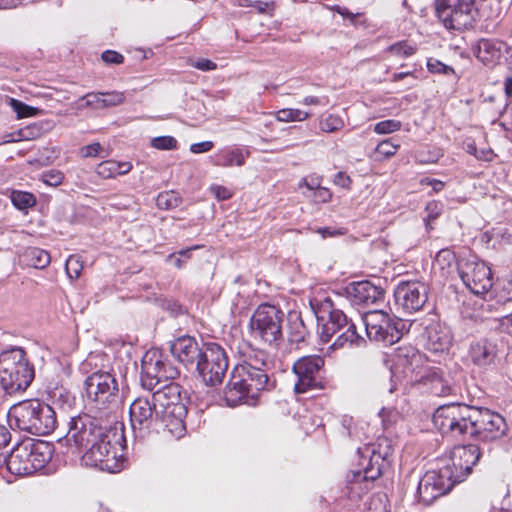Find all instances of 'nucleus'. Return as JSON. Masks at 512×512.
<instances>
[{
    "label": "nucleus",
    "mask_w": 512,
    "mask_h": 512,
    "mask_svg": "<svg viewBox=\"0 0 512 512\" xmlns=\"http://www.w3.org/2000/svg\"><path fill=\"white\" fill-rule=\"evenodd\" d=\"M69 445L85 450L82 461L86 466L115 473L122 463L117 458V446H122V428L102 426L100 420L88 415L72 417L65 435Z\"/></svg>",
    "instance_id": "obj_1"
},
{
    "label": "nucleus",
    "mask_w": 512,
    "mask_h": 512,
    "mask_svg": "<svg viewBox=\"0 0 512 512\" xmlns=\"http://www.w3.org/2000/svg\"><path fill=\"white\" fill-rule=\"evenodd\" d=\"M240 354L242 361L232 370L224 390V399L230 407L240 404L254 406L260 392L274 386L268 375L269 363L264 351L245 343Z\"/></svg>",
    "instance_id": "obj_2"
},
{
    "label": "nucleus",
    "mask_w": 512,
    "mask_h": 512,
    "mask_svg": "<svg viewBox=\"0 0 512 512\" xmlns=\"http://www.w3.org/2000/svg\"><path fill=\"white\" fill-rule=\"evenodd\" d=\"M310 306L318 322V334L321 342L328 343L336 334L331 349H339L345 346H360L365 343L356 329V325L349 320L344 312L336 309L329 297H314L310 300Z\"/></svg>",
    "instance_id": "obj_3"
},
{
    "label": "nucleus",
    "mask_w": 512,
    "mask_h": 512,
    "mask_svg": "<svg viewBox=\"0 0 512 512\" xmlns=\"http://www.w3.org/2000/svg\"><path fill=\"white\" fill-rule=\"evenodd\" d=\"M7 419L12 429L38 436L50 434L57 424L54 409L37 399L24 400L12 405L7 412Z\"/></svg>",
    "instance_id": "obj_4"
},
{
    "label": "nucleus",
    "mask_w": 512,
    "mask_h": 512,
    "mask_svg": "<svg viewBox=\"0 0 512 512\" xmlns=\"http://www.w3.org/2000/svg\"><path fill=\"white\" fill-rule=\"evenodd\" d=\"M392 452L391 442L387 438H378L376 443L359 448L357 468L347 475L350 489L354 490L355 486L361 483H364L363 489H369V484L390 467L389 457Z\"/></svg>",
    "instance_id": "obj_5"
},
{
    "label": "nucleus",
    "mask_w": 512,
    "mask_h": 512,
    "mask_svg": "<svg viewBox=\"0 0 512 512\" xmlns=\"http://www.w3.org/2000/svg\"><path fill=\"white\" fill-rule=\"evenodd\" d=\"M35 376L34 367L21 347L0 354V386L8 394L25 391Z\"/></svg>",
    "instance_id": "obj_6"
},
{
    "label": "nucleus",
    "mask_w": 512,
    "mask_h": 512,
    "mask_svg": "<svg viewBox=\"0 0 512 512\" xmlns=\"http://www.w3.org/2000/svg\"><path fill=\"white\" fill-rule=\"evenodd\" d=\"M53 447L47 442L22 443L14 447L5 460L6 469L16 476L31 475L49 463Z\"/></svg>",
    "instance_id": "obj_7"
},
{
    "label": "nucleus",
    "mask_w": 512,
    "mask_h": 512,
    "mask_svg": "<svg viewBox=\"0 0 512 512\" xmlns=\"http://www.w3.org/2000/svg\"><path fill=\"white\" fill-rule=\"evenodd\" d=\"M477 407L450 403L439 406L433 414L434 426L445 435L451 437L473 435Z\"/></svg>",
    "instance_id": "obj_8"
},
{
    "label": "nucleus",
    "mask_w": 512,
    "mask_h": 512,
    "mask_svg": "<svg viewBox=\"0 0 512 512\" xmlns=\"http://www.w3.org/2000/svg\"><path fill=\"white\" fill-rule=\"evenodd\" d=\"M284 317V312L274 305H259L250 319L252 336L269 346H278L283 339Z\"/></svg>",
    "instance_id": "obj_9"
},
{
    "label": "nucleus",
    "mask_w": 512,
    "mask_h": 512,
    "mask_svg": "<svg viewBox=\"0 0 512 512\" xmlns=\"http://www.w3.org/2000/svg\"><path fill=\"white\" fill-rule=\"evenodd\" d=\"M367 337L385 345H393L403 336V320L385 310H370L362 317Z\"/></svg>",
    "instance_id": "obj_10"
},
{
    "label": "nucleus",
    "mask_w": 512,
    "mask_h": 512,
    "mask_svg": "<svg viewBox=\"0 0 512 512\" xmlns=\"http://www.w3.org/2000/svg\"><path fill=\"white\" fill-rule=\"evenodd\" d=\"M435 13L446 29L463 31L473 27L478 10L475 0H435Z\"/></svg>",
    "instance_id": "obj_11"
},
{
    "label": "nucleus",
    "mask_w": 512,
    "mask_h": 512,
    "mask_svg": "<svg viewBox=\"0 0 512 512\" xmlns=\"http://www.w3.org/2000/svg\"><path fill=\"white\" fill-rule=\"evenodd\" d=\"M208 386L222 383L228 369V357L217 343L204 345V353L193 368Z\"/></svg>",
    "instance_id": "obj_12"
},
{
    "label": "nucleus",
    "mask_w": 512,
    "mask_h": 512,
    "mask_svg": "<svg viewBox=\"0 0 512 512\" xmlns=\"http://www.w3.org/2000/svg\"><path fill=\"white\" fill-rule=\"evenodd\" d=\"M179 375L177 367L172 365L158 350H149L141 361V385L148 391L154 390L162 381L173 380Z\"/></svg>",
    "instance_id": "obj_13"
},
{
    "label": "nucleus",
    "mask_w": 512,
    "mask_h": 512,
    "mask_svg": "<svg viewBox=\"0 0 512 512\" xmlns=\"http://www.w3.org/2000/svg\"><path fill=\"white\" fill-rule=\"evenodd\" d=\"M325 360L320 355H307L297 359L292 372L296 377L294 392L303 394L313 389L323 388L322 372L324 371Z\"/></svg>",
    "instance_id": "obj_14"
},
{
    "label": "nucleus",
    "mask_w": 512,
    "mask_h": 512,
    "mask_svg": "<svg viewBox=\"0 0 512 512\" xmlns=\"http://www.w3.org/2000/svg\"><path fill=\"white\" fill-rule=\"evenodd\" d=\"M458 273L465 286L474 294L489 292L493 286V276L489 266L475 256L461 258Z\"/></svg>",
    "instance_id": "obj_15"
},
{
    "label": "nucleus",
    "mask_w": 512,
    "mask_h": 512,
    "mask_svg": "<svg viewBox=\"0 0 512 512\" xmlns=\"http://www.w3.org/2000/svg\"><path fill=\"white\" fill-rule=\"evenodd\" d=\"M87 397L100 407L116 404L119 400V385L114 374L95 371L85 380Z\"/></svg>",
    "instance_id": "obj_16"
},
{
    "label": "nucleus",
    "mask_w": 512,
    "mask_h": 512,
    "mask_svg": "<svg viewBox=\"0 0 512 512\" xmlns=\"http://www.w3.org/2000/svg\"><path fill=\"white\" fill-rule=\"evenodd\" d=\"M456 483L449 464L439 470L427 471L418 484L419 499L424 505H430L434 500L448 493Z\"/></svg>",
    "instance_id": "obj_17"
},
{
    "label": "nucleus",
    "mask_w": 512,
    "mask_h": 512,
    "mask_svg": "<svg viewBox=\"0 0 512 512\" xmlns=\"http://www.w3.org/2000/svg\"><path fill=\"white\" fill-rule=\"evenodd\" d=\"M130 423L135 437L143 439L162 421V415L149 396L137 397L129 407Z\"/></svg>",
    "instance_id": "obj_18"
},
{
    "label": "nucleus",
    "mask_w": 512,
    "mask_h": 512,
    "mask_svg": "<svg viewBox=\"0 0 512 512\" xmlns=\"http://www.w3.org/2000/svg\"><path fill=\"white\" fill-rule=\"evenodd\" d=\"M152 391L150 398L162 415V421L173 414H185V407L181 403V386L178 383L170 381Z\"/></svg>",
    "instance_id": "obj_19"
},
{
    "label": "nucleus",
    "mask_w": 512,
    "mask_h": 512,
    "mask_svg": "<svg viewBox=\"0 0 512 512\" xmlns=\"http://www.w3.org/2000/svg\"><path fill=\"white\" fill-rule=\"evenodd\" d=\"M395 301L407 312L423 308L428 299V287L421 281H401L394 290Z\"/></svg>",
    "instance_id": "obj_20"
},
{
    "label": "nucleus",
    "mask_w": 512,
    "mask_h": 512,
    "mask_svg": "<svg viewBox=\"0 0 512 512\" xmlns=\"http://www.w3.org/2000/svg\"><path fill=\"white\" fill-rule=\"evenodd\" d=\"M473 435L482 441H493L499 439L505 434L507 424L505 419L488 409L477 407Z\"/></svg>",
    "instance_id": "obj_21"
},
{
    "label": "nucleus",
    "mask_w": 512,
    "mask_h": 512,
    "mask_svg": "<svg viewBox=\"0 0 512 512\" xmlns=\"http://www.w3.org/2000/svg\"><path fill=\"white\" fill-rule=\"evenodd\" d=\"M481 452L477 445L456 446L451 452V465L454 482L461 483L472 472L473 466L480 459Z\"/></svg>",
    "instance_id": "obj_22"
},
{
    "label": "nucleus",
    "mask_w": 512,
    "mask_h": 512,
    "mask_svg": "<svg viewBox=\"0 0 512 512\" xmlns=\"http://www.w3.org/2000/svg\"><path fill=\"white\" fill-rule=\"evenodd\" d=\"M347 298L355 305L369 306L384 302L385 291L370 281L352 282L345 288Z\"/></svg>",
    "instance_id": "obj_23"
},
{
    "label": "nucleus",
    "mask_w": 512,
    "mask_h": 512,
    "mask_svg": "<svg viewBox=\"0 0 512 512\" xmlns=\"http://www.w3.org/2000/svg\"><path fill=\"white\" fill-rule=\"evenodd\" d=\"M172 355L187 369H193L204 353L194 337L184 335L175 339L170 346Z\"/></svg>",
    "instance_id": "obj_24"
},
{
    "label": "nucleus",
    "mask_w": 512,
    "mask_h": 512,
    "mask_svg": "<svg viewBox=\"0 0 512 512\" xmlns=\"http://www.w3.org/2000/svg\"><path fill=\"white\" fill-rule=\"evenodd\" d=\"M503 47L499 40L482 38L472 45V52L484 65L494 66L502 57Z\"/></svg>",
    "instance_id": "obj_25"
},
{
    "label": "nucleus",
    "mask_w": 512,
    "mask_h": 512,
    "mask_svg": "<svg viewBox=\"0 0 512 512\" xmlns=\"http://www.w3.org/2000/svg\"><path fill=\"white\" fill-rule=\"evenodd\" d=\"M469 356L475 365L489 367L495 364L497 346L488 339H480L470 345Z\"/></svg>",
    "instance_id": "obj_26"
},
{
    "label": "nucleus",
    "mask_w": 512,
    "mask_h": 512,
    "mask_svg": "<svg viewBox=\"0 0 512 512\" xmlns=\"http://www.w3.org/2000/svg\"><path fill=\"white\" fill-rule=\"evenodd\" d=\"M504 290H508L506 296L497 295L496 318L500 320L503 331L512 336V283H508Z\"/></svg>",
    "instance_id": "obj_27"
},
{
    "label": "nucleus",
    "mask_w": 512,
    "mask_h": 512,
    "mask_svg": "<svg viewBox=\"0 0 512 512\" xmlns=\"http://www.w3.org/2000/svg\"><path fill=\"white\" fill-rule=\"evenodd\" d=\"M249 152H244L239 148H224L219 150L213 158V164L215 166L230 167V166H243L245 159Z\"/></svg>",
    "instance_id": "obj_28"
},
{
    "label": "nucleus",
    "mask_w": 512,
    "mask_h": 512,
    "mask_svg": "<svg viewBox=\"0 0 512 512\" xmlns=\"http://www.w3.org/2000/svg\"><path fill=\"white\" fill-rule=\"evenodd\" d=\"M132 169L130 162H118L115 160H106L99 163L95 169L98 176L109 179L119 175L128 174Z\"/></svg>",
    "instance_id": "obj_29"
},
{
    "label": "nucleus",
    "mask_w": 512,
    "mask_h": 512,
    "mask_svg": "<svg viewBox=\"0 0 512 512\" xmlns=\"http://www.w3.org/2000/svg\"><path fill=\"white\" fill-rule=\"evenodd\" d=\"M24 258L28 265L36 269H44L51 262L49 252L38 247L27 248L24 252Z\"/></svg>",
    "instance_id": "obj_30"
},
{
    "label": "nucleus",
    "mask_w": 512,
    "mask_h": 512,
    "mask_svg": "<svg viewBox=\"0 0 512 512\" xmlns=\"http://www.w3.org/2000/svg\"><path fill=\"white\" fill-rule=\"evenodd\" d=\"M511 236L501 229H492L485 231L481 234V242L485 243L488 247L496 249L505 244L510 243Z\"/></svg>",
    "instance_id": "obj_31"
},
{
    "label": "nucleus",
    "mask_w": 512,
    "mask_h": 512,
    "mask_svg": "<svg viewBox=\"0 0 512 512\" xmlns=\"http://www.w3.org/2000/svg\"><path fill=\"white\" fill-rule=\"evenodd\" d=\"M431 393L436 396H447L452 394L453 387L443 378L441 374L433 372L428 376Z\"/></svg>",
    "instance_id": "obj_32"
},
{
    "label": "nucleus",
    "mask_w": 512,
    "mask_h": 512,
    "mask_svg": "<svg viewBox=\"0 0 512 512\" xmlns=\"http://www.w3.org/2000/svg\"><path fill=\"white\" fill-rule=\"evenodd\" d=\"M184 414H173L171 416H167V419L164 421H159V423L164 425V428L175 438H181L185 434V425L182 420V416Z\"/></svg>",
    "instance_id": "obj_33"
},
{
    "label": "nucleus",
    "mask_w": 512,
    "mask_h": 512,
    "mask_svg": "<svg viewBox=\"0 0 512 512\" xmlns=\"http://www.w3.org/2000/svg\"><path fill=\"white\" fill-rule=\"evenodd\" d=\"M309 117L310 113L292 108L281 109L276 113V118L280 122L304 121Z\"/></svg>",
    "instance_id": "obj_34"
},
{
    "label": "nucleus",
    "mask_w": 512,
    "mask_h": 512,
    "mask_svg": "<svg viewBox=\"0 0 512 512\" xmlns=\"http://www.w3.org/2000/svg\"><path fill=\"white\" fill-rule=\"evenodd\" d=\"M428 349L433 352H443L448 350L450 346V338L448 335H438V333L430 331L428 336Z\"/></svg>",
    "instance_id": "obj_35"
},
{
    "label": "nucleus",
    "mask_w": 512,
    "mask_h": 512,
    "mask_svg": "<svg viewBox=\"0 0 512 512\" xmlns=\"http://www.w3.org/2000/svg\"><path fill=\"white\" fill-rule=\"evenodd\" d=\"M410 351L407 353L399 352L397 355V366H402L404 369V372H413L415 364L419 363L421 360V355L417 353L414 350H411V354H409Z\"/></svg>",
    "instance_id": "obj_36"
},
{
    "label": "nucleus",
    "mask_w": 512,
    "mask_h": 512,
    "mask_svg": "<svg viewBox=\"0 0 512 512\" xmlns=\"http://www.w3.org/2000/svg\"><path fill=\"white\" fill-rule=\"evenodd\" d=\"M11 201L16 208L24 210L34 206L36 198L29 192L13 191L11 194Z\"/></svg>",
    "instance_id": "obj_37"
},
{
    "label": "nucleus",
    "mask_w": 512,
    "mask_h": 512,
    "mask_svg": "<svg viewBox=\"0 0 512 512\" xmlns=\"http://www.w3.org/2000/svg\"><path fill=\"white\" fill-rule=\"evenodd\" d=\"M344 127L343 119L334 114H329L319 121V128L323 132L334 133L341 130Z\"/></svg>",
    "instance_id": "obj_38"
},
{
    "label": "nucleus",
    "mask_w": 512,
    "mask_h": 512,
    "mask_svg": "<svg viewBox=\"0 0 512 512\" xmlns=\"http://www.w3.org/2000/svg\"><path fill=\"white\" fill-rule=\"evenodd\" d=\"M309 336V331L303 323V320L298 318L290 324V341L301 343Z\"/></svg>",
    "instance_id": "obj_39"
},
{
    "label": "nucleus",
    "mask_w": 512,
    "mask_h": 512,
    "mask_svg": "<svg viewBox=\"0 0 512 512\" xmlns=\"http://www.w3.org/2000/svg\"><path fill=\"white\" fill-rule=\"evenodd\" d=\"M10 106L16 112L18 118L36 116L40 112L38 108L29 106L14 98L10 99Z\"/></svg>",
    "instance_id": "obj_40"
},
{
    "label": "nucleus",
    "mask_w": 512,
    "mask_h": 512,
    "mask_svg": "<svg viewBox=\"0 0 512 512\" xmlns=\"http://www.w3.org/2000/svg\"><path fill=\"white\" fill-rule=\"evenodd\" d=\"M79 156L82 158L106 157L108 153H105V149L101 143L93 142L81 147L79 149Z\"/></svg>",
    "instance_id": "obj_41"
},
{
    "label": "nucleus",
    "mask_w": 512,
    "mask_h": 512,
    "mask_svg": "<svg viewBox=\"0 0 512 512\" xmlns=\"http://www.w3.org/2000/svg\"><path fill=\"white\" fill-rule=\"evenodd\" d=\"M387 50L393 55L401 58H407L416 52V47L409 44L407 41H399L390 45Z\"/></svg>",
    "instance_id": "obj_42"
},
{
    "label": "nucleus",
    "mask_w": 512,
    "mask_h": 512,
    "mask_svg": "<svg viewBox=\"0 0 512 512\" xmlns=\"http://www.w3.org/2000/svg\"><path fill=\"white\" fill-rule=\"evenodd\" d=\"M456 260L455 254L450 249H441L435 256L434 265L440 269L451 267Z\"/></svg>",
    "instance_id": "obj_43"
},
{
    "label": "nucleus",
    "mask_w": 512,
    "mask_h": 512,
    "mask_svg": "<svg viewBox=\"0 0 512 512\" xmlns=\"http://www.w3.org/2000/svg\"><path fill=\"white\" fill-rule=\"evenodd\" d=\"M442 209V204L437 201H431L426 205L425 211L427 215L424 220L428 231L433 229L431 223L441 215Z\"/></svg>",
    "instance_id": "obj_44"
},
{
    "label": "nucleus",
    "mask_w": 512,
    "mask_h": 512,
    "mask_svg": "<svg viewBox=\"0 0 512 512\" xmlns=\"http://www.w3.org/2000/svg\"><path fill=\"white\" fill-rule=\"evenodd\" d=\"M156 202L161 209H172L179 205V198L172 191L163 192L158 195Z\"/></svg>",
    "instance_id": "obj_45"
},
{
    "label": "nucleus",
    "mask_w": 512,
    "mask_h": 512,
    "mask_svg": "<svg viewBox=\"0 0 512 512\" xmlns=\"http://www.w3.org/2000/svg\"><path fill=\"white\" fill-rule=\"evenodd\" d=\"M178 142L172 136H159L151 140V146L158 150H174Z\"/></svg>",
    "instance_id": "obj_46"
},
{
    "label": "nucleus",
    "mask_w": 512,
    "mask_h": 512,
    "mask_svg": "<svg viewBox=\"0 0 512 512\" xmlns=\"http://www.w3.org/2000/svg\"><path fill=\"white\" fill-rule=\"evenodd\" d=\"M401 128V122L393 119L383 120L375 124L374 131L377 134H389L398 131Z\"/></svg>",
    "instance_id": "obj_47"
},
{
    "label": "nucleus",
    "mask_w": 512,
    "mask_h": 512,
    "mask_svg": "<svg viewBox=\"0 0 512 512\" xmlns=\"http://www.w3.org/2000/svg\"><path fill=\"white\" fill-rule=\"evenodd\" d=\"M427 69L429 72L434 74H444L450 75L455 74L454 69L451 66H448L441 61L433 58H429L427 61Z\"/></svg>",
    "instance_id": "obj_48"
},
{
    "label": "nucleus",
    "mask_w": 512,
    "mask_h": 512,
    "mask_svg": "<svg viewBox=\"0 0 512 512\" xmlns=\"http://www.w3.org/2000/svg\"><path fill=\"white\" fill-rule=\"evenodd\" d=\"M41 180L48 186L56 187L62 184L64 180V174L59 170L45 171L41 175Z\"/></svg>",
    "instance_id": "obj_49"
},
{
    "label": "nucleus",
    "mask_w": 512,
    "mask_h": 512,
    "mask_svg": "<svg viewBox=\"0 0 512 512\" xmlns=\"http://www.w3.org/2000/svg\"><path fill=\"white\" fill-rule=\"evenodd\" d=\"M124 100H125V96H124V93H122V92L113 91V92L103 93V99L101 100L102 107L106 108V107L117 106V105L122 104L124 102Z\"/></svg>",
    "instance_id": "obj_50"
},
{
    "label": "nucleus",
    "mask_w": 512,
    "mask_h": 512,
    "mask_svg": "<svg viewBox=\"0 0 512 512\" xmlns=\"http://www.w3.org/2000/svg\"><path fill=\"white\" fill-rule=\"evenodd\" d=\"M82 270V264L79 261V258L75 255L69 256L66 261V272L71 279H77Z\"/></svg>",
    "instance_id": "obj_51"
},
{
    "label": "nucleus",
    "mask_w": 512,
    "mask_h": 512,
    "mask_svg": "<svg viewBox=\"0 0 512 512\" xmlns=\"http://www.w3.org/2000/svg\"><path fill=\"white\" fill-rule=\"evenodd\" d=\"M304 196L311 198L315 203H327L331 200L332 193L325 187H319L312 193L303 192Z\"/></svg>",
    "instance_id": "obj_52"
},
{
    "label": "nucleus",
    "mask_w": 512,
    "mask_h": 512,
    "mask_svg": "<svg viewBox=\"0 0 512 512\" xmlns=\"http://www.w3.org/2000/svg\"><path fill=\"white\" fill-rule=\"evenodd\" d=\"M398 148L399 145L393 144L389 139H387L377 145L376 152L386 158H389L396 153Z\"/></svg>",
    "instance_id": "obj_53"
},
{
    "label": "nucleus",
    "mask_w": 512,
    "mask_h": 512,
    "mask_svg": "<svg viewBox=\"0 0 512 512\" xmlns=\"http://www.w3.org/2000/svg\"><path fill=\"white\" fill-rule=\"evenodd\" d=\"M341 434L347 437H356L357 433L354 428V420L348 415H344L340 420Z\"/></svg>",
    "instance_id": "obj_54"
},
{
    "label": "nucleus",
    "mask_w": 512,
    "mask_h": 512,
    "mask_svg": "<svg viewBox=\"0 0 512 512\" xmlns=\"http://www.w3.org/2000/svg\"><path fill=\"white\" fill-rule=\"evenodd\" d=\"M101 59L107 64L119 65L124 62L122 54L114 50H106L101 54Z\"/></svg>",
    "instance_id": "obj_55"
},
{
    "label": "nucleus",
    "mask_w": 512,
    "mask_h": 512,
    "mask_svg": "<svg viewBox=\"0 0 512 512\" xmlns=\"http://www.w3.org/2000/svg\"><path fill=\"white\" fill-rule=\"evenodd\" d=\"M190 65L201 71H212L217 68V64L215 62L206 58L190 60Z\"/></svg>",
    "instance_id": "obj_56"
},
{
    "label": "nucleus",
    "mask_w": 512,
    "mask_h": 512,
    "mask_svg": "<svg viewBox=\"0 0 512 512\" xmlns=\"http://www.w3.org/2000/svg\"><path fill=\"white\" fill-rule=\"evenodd\" d=\"M303 187L307 188L306 193H312L319 187H321V181L318 177H309L303 178L298 184V188L301 189Z\"/></svg>",
    "instance_id": "obj_57"
},
{
    "label": "nucleus",
    "mask_w": 512,
    "mask_h": 512,
    "mask_svg": "<svg viewBox=\"0 0 512 512\" xmlns=\"http://www.w3.org/2000/svg\"><path fill=\"white\" fill-rule=\"evenodd\" d=\"M84 99L86 100V104L88 106L103 108L101 101L103 99V93H88L84 96Z\"/></svg>",
    "instance_id": "obj_58"
},
{
    "label": "nucleus",
    "mask_w": 512,
    "mask_h": 512,
    "mask_svg": "<svg viewBox=\"0 0 512 512\" xmlns=\"http://www.w3.org/2000/svg\"><path fill=\"white\" fill-rule=\"evenodd\" d=\"M213 146L214 144L212 141H203L192 144L190 146V151L194 154H200L210 151L213 148Z\"/></svg>",
    "instance_id": "obj_59"
},
{
    "label": "nucleus",
    "mask_w": 512,
    "mask_h": 512,
    "mask_svg": "<svg viewBox=\"0 0 512 512\" xmlns=\"http://www.w3.org/2000/svg\"><path fill=\"white\" fill-rule=\"evenodd\" d=\"M211 191L218 200H227L232 196L228 188L220 185L212 186Z\"/></svg>",
    "instance_id": "obj_60"
},
{
    "label": "nucleus",
    "mask_w": 512,
    "mask_h": 512,
    "mask_svg": "<svg viewBox=\"0 0 512 512\" xmlns=\"http://www.w3.org/2000/svg\"><path fill=\"white\" fill-rule=\"evenodd\" d=\"M318 232L324 238H326V237H335V236H338V235H344L345 234V230L344 229H334V228H330V227L320 228L318 230Z\"/></svg>",
    "instance_id": "obj_61"
},
{
    "label": "nucleus",
    "mask_w": 512,
    "mask_h": 512,
    "mask_svg": "<svg viewBox=\"0 0 512 512\" xmlns=\"http://www.w3.org/2000/svg\"><path fill=\"white\" fill-rule=\"evenodd\" d=\"M334 183L339 185V186H341V187H343V188H349V186L351 184V179L345 173L338 172L335 175Z\"/></svg>",
    "instance_id": "obj_62"
},
{
    "label": "nucleus",
    "mask_w": 512,
    "mask_h": 512,
    "mask_svg": "<svg viewBox=\"0 0 512 512\" xmlns=\"http://www.w3.org/2000/svg\"><path fill=\"white\" fill-rule=\"evenodd\" d=\"M10 440L11 434L9 430L4 425H0V449L6 447Z\"/></svg>",
    "instance_id": "obj_63"
},
{
    "label": "nucleus",
    "mask_w": 512,
    "mask_h": 512,
    "mask_svg": "<svg viewBox=\"0 0 512 512\" xmlns=\"http://www.w3.org/2000/svg\"><path fill=\"white\" fill-rule=\"evenodd\" d=\"M422 183H427L428 185H431L433 191H435V192L441 191L444 187V183L437 179H428L427 178L426 180H423Z\"/></svg>",
    "instance_id": "obj_64"
}]
</instances>
